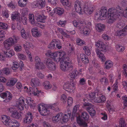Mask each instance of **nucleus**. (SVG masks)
<instances>
[{
	"instance_id": "49530a36",
	"label": "nucleus",
	"mask_w": 127,
	"mask_h": 127,
	"mask_svg": "<svg viewBox=\"0 0 127 127\" xmlns=\"http://www.w3.org/2000/svg\"><path fill=\"white\" fill-rule=\"evenodd\" d=\"M78 108L76 106H75L73 108L72 112V117H74L76 116V112L77 111Z\"/></svg>"
},
{
	"instance_id": "423d86ee",
	"label": "nucleus",
	"mask_w": 127,
	"mask_h": 127,
	"mask_svg": "<svg viewBox=\"0 0 127 127\" xmlns=\"http://www.w3.org/2000/svg\"><path fill=\"white\" fill-rule=\"evenodd\" d=\"M44 62L47 66V67L51 70H54L56 68V66L54 63L49 58L45 59Z\"/></svg>"
},
{
	"instance_id": "f3484780",
	"label": "nucleus",
	"mask_w": 127,
	"mask_h": 127,
	"mask_svg": "<svg viewBox=\"0 0 127 127\" xmlns=\"http://www.w3.org/2000/svg\"><path fill=\"white\" fill-rule=\"evenodd\" d=\"M54 12L55 13L59 15H61L63 14L64 12V9L61 7H57L54 9Z\"/></svg>"
},
{
	"instance_id": "a18cd8bd",
	"label": "nucleus",
	"mask_w": 127,
	"mask_h": 127,
	"mask_svg": "<svg viewBox=\"0 0 127 127\" xmlns=\"http://www.w3.org/2000/svg\"><path fill=\"white\" fill-rule=\"evenodd\" d=\"M82 31H83L84 34L86 35L89 33L90 31V29L88 27L86 26L85 27Z\"/></svg>"
},
{
	"instance_id": "2eb2a0df",
	"label": "nucleus",
	"mask_w": 127,
	"mask_h": 127,
	"mask_svg": "<svg viewBox=\"0 0 127 127\" xmlns=\"http://www.w3.org/2000/svg\"><path fill=\"white\" fill-rule=\"evenodd\" d=\"M106 100L105 97L104 96L102 95L96 98L94 100L95 102L97 103H101L103 102Z\"/></svg>"
},
{
	"instance_id": "5701e85b",
	"label": "nucleus",
	"mask_w": 127,
	"mask_h": 127,
	"mask_svg": "<svg viewBox=\"0 0 127 127\" xmlns=\"http://www.w3.org/2000/svg\"><path fill=\"white\" fill-rule=\"evenodd\" d=\"M113 65L112 62L110 61H106L105 63V68L107 69H109L111 68Z\"/></svg>"
},
{
	"instance_id": "79ce46f5",
	"label": "nucleus",
	"mask_w": 127,
	"mask_h": 127,
	"mask_svg": "<svg viewBox=\"0 0 127 127\" xmlns=\"http://www.w3.org/2000/svg\"><path fill=\"white\" fill-rule=\"evenodd\" d=\"M51 54H52V56L51 58L54 59V60L57 62V59H58L57 58L56 60V58L58 57V53L55 52L54 53H52Z\"/></svg>"
},
{
	"instance_id": "09e8293b",
	"label": "nucleus",
	"mask_w": 127,
	"mask_h": 127,
	"mask_svg": "<svg viewBox=\"0 0 127 127\" xmlns=\"http://www.w3.org/2000/svg\"><path fill=\"white\" fill-rule=\"evenodd\" d=\"M14 50L16 52L20 51L22 50V47L19 45H16L14 46Z\"/></svg>"
},
{
	"instance_id": "3c124183",
	"label": "nucleus",
	"mask_w": 127,
	"mask_h": 127,
	"mask_svg": "<svg viewBox=\"0 0 127 127\" xmlns=\"http://www.w3.org/2000/svg\"><path fill=\"white\" fill-rule=\"evenodd\" d=\"M85 27L86 26L85 23H83L82 22H79L78 27L79 29H80L82 31Z\"/></svg>"
},
{
	"instance_id": "a19ab883",
	"label": "nucleus",
	"mask_w": 127,
	"mask_h": 127,
	"mask_svg": "<svg viewBox=\"0 0 127 127\" xmlns=\"http://www.w3.org/2000/svg\"><path fill=\"white\" fill-rule=\"evenodd\" d=\"M8 28V26L7 24L5 23H0V29H6Z\"/></svg>"
},
{
	"instance_id": "4c0bfd02",
	"label": "nucleus",
	"mask_w": 127,
	"mask_h": 127,
	"mask_svg": "<svg viewBox=\"0 0 127 127\" xmlns=\"http://www.w3.org/2000/svg\"><path fill=\"white\" fill-rule=\"evenodd\" d=\"M120 126L119 127H125L126 124L124 119L122 118H121L119 122Z\"/></svg>"
},
{
	"instance_id": "864d4df0",
	"label": "nucleus",
	"mask_w": 127,
	"mask_h": 127,
	"mask_svg": "<svg viewBox=\"0 0 127 127\" xmlns=\"http://www.w3.org/2000/svg\"><path fill=\"white\" fill-rule=\"evenodd\" d=\"M2 71L4 74L7 75L10 74V71L9 69L8 68H4Z\"/></svg>"
},
{
	"instance_id": "0eeeda50",
	"label": "nucleus",
	"mask_w": 127,
	"mask_h": 127,
	"mask_svg": "<svg viewBox=\"0 0 127 127\" xmlns=\"http://www.w3.org/2000/svg\"><path fill=\"white\" fill-rule=\"evenodd\" d=\"M64 89L69 92H72L75 88V84L73 81L70 83L66 82L63 85Z\"/></svg>"
},
{
	"instance_id": "20e7f679",
	"label": "nucleus",
	"mask_w": 127,
	"mask_h": 127,
	"mask_svg": "<svg viewBox=\"0 0 127 127\" xmlns=\"http://www.w3.org/2000/svg\"><path fill=\"white\" fill-rule=\"evenodd\" d=\"M9 117L4 116L1 117L2 121L5 123L6 125L11 127H19L18 122L15 120H11L9 119Z\"/></svg>"
},
{
	"instance_id": "e433bc0d",
	"label": "nucleus",
	"mask_w": 127,
	"mask_h": 127,
	"mask_svg": "<svg viewBox=\"0 0 127 127\" xmlns=\"http://www.w3.org/2000/svg\"><path fill=\"white\" fill-rule=\"evenodd\" d=\"M117 50L118 52L123 51L125 50V48L123 46L117 45L116 46Z\"/></svg>"
},
{
	"instance_id": "f8f14e48",
	"label": "nucleus",
	"mask_w": 127,
	"mask_h": 127,
	"mask_svg": "<svg viewBox=\"0 0 127 127\" xmlns=\"http://www.w3.org/2000/svg\"><path fill=\"white\" fill-rule=\"evenodd\" d=\"M75 8L76 12L81 14L82 9L80 5V3L79 1H76L75 2Z\"/></svg>"
},
{
	"instance_id": "6e6552de",
	"label": "nucleus",
	"mask_w": 127,
	"mask_h": 127,
	"mask_svg": "<svg viewBox=\"0 0 127 127\" xmlns=\"http://www.w3.org/2000/svg\"><path fill=\"white\" fill-rule=\"evenodd\" d=\"M45 105L41 104L38 105V109L41 115L42 116H46L49 113V111L46 107Z\"/></svg>"
},
{
	"instance_id": "69168bd1",
	"label": "nucleus",
	"mask_w": 127,
	"mask_h": 127,
	"mask_svg": "<svg viewBox=\"0 0 127 127\" xmlns=\"http://www.w3.org/2000/svg\"><path fill=\"white\" fill-rule=\"evenodd\" d=\"M61 2L63 5H66L68 6H69L68 1V0H61Z\"/></svg>"
},
{
	"instance_id": "a878e982",
	"label": "nucleus",
	"mask_w": 127,
	"mask_h": 127,
	"mask_svg": "<svg viewBox=\"0 0 127 127\" xmlns=\"http://www.w3.org/2000/svg\"><path fill=\"white\" fill-rule=\"evenodd\" d=\"M56 40L54 39L52 40L51 42L48 46V48L49 49H54L56 48L55 45Z\"/></svg>"
},
{
	"instance_id": "052dcab7",
	"label": "nucleus",
	"mask_w": 127,
	"mask_h": 127,
	"mask_svg": "<svg viewBox=\"0 0 127 127\" xmlns=\"http://www.w3.org/2000/svg\"><path fill=\"white\" fill-rule=\"evenodd\" d=\"M102 37L105 40H108L110 39L111 38L107 34H103L102 35Z\"/></svg>"
},
{
	"instance_id": "0e129e2a",
	"label": "nucleus",
	"mask_w": 127,
	"mask_h": 127,
	"mask_svg": "<svg viewBox=\"0 0 127 127\" xmlns=\"http://www.w3.org/2000/svg\"><path fill=\"white\" fill-rule=\"evenodd\" d=\"M13 54V52L10 50L8 52H7L6 53V57H10L12 56Z\"/></svg>"
},
{
	"instance_id": "c756f323",
	"label": "nucleus",
	"mask_w": 127,
	"mask_h": 127,
	"mask_svg": "<svg viewBox=\"0 0 127 127\" xmlns=\"http://www.w3.org/2000/svg\"><path fill=\"white\" fill-rule=\"evenodd\" d=\"M47 18V16L43 15H40L38 18H37V21L42 23H44L45 22V19Z\"/></svg>"
},
{
	"instance_id": "680f3d73",
	"label": "nucleus",
	"mask_w": 127,
	"mask_h": 127,
	"mask_svg": "<svg viewBox=\"0 0 127 127\" xmlns=\"http://www.w3.org/2000/svg\"><path fill=\"white\" fill-rule=\"evenodd\" d=\"M95 94V93H91L89 95V96L91 99L93 100L96 97Z\"/></svg>"
},
{
	"instance_id": "a211bd4d",
	"label": "nucleus",
	"mask_w": 127,
	"mask_h": 127,
	"mask_svg": "<svg viewBox=\"0 0 127 127\" xmlns=\"http://www.w3.org/2000/svg\"><path fill=\"white\" fill-rule=\"evenodd\" d=\"M105 27L104 25L101 24H97L96 26V30L100 32L103 31Z\"/></svg>"
},
{
	"instance_id": "b1692460",
	"label": "nucleus",
	"mask_w": 127,
	"mask_h": 127,
	"mask_svg": "<svg viewBox=\"0 0 127 127\" xmlns=\"http://www.w3.org/2000/svg\"><path fill=\"white\" fill-rule=\"evenodd\" d=\"M124 29H122L120 31H117L116 35L119 36L123 37L125 36L127 33L126 31H124Z\"/></svg>"
},
{
	"instance_id": "774afa93",
	"label": "nucleus",
	"mask_w": 127,
	"mask_h": 127,
	"mask_svg": "<svg viewBox=\"0 0 127 127\" xmlns=\"http://www.w3.org/2000/svg\"><path fill=\"white\" fill-rule=\"evenodd\" d=\"M8 7L12 9H14L15 8V5L13 3L11 2L8 5Z\"/></svg>"
},
{
	"instance_id": "4d7b16f0",
	"label": "nucleus",
	"mask_w": 127,
	"mask_h": 127,
	"mask_svg": "<svg viewBox=\"0 0 127 127\" xmlns=\"http://www.w3.org/2000/svg\"><path fill=\"white\" fill-rule=\"evenodd\" d=\"M4 46L5 48L8 50L10 49L11 46L10 45L6 42L5 41L4 42Z\"/></svg>"
},
{
	"instance_id": "13d9d810",
	"label": "nucleus",
	"mask_w": 127,
	"mask_h": 127,
	"mask_svg": "<svg viewBox=\"0 0 127 127\" xmlns=\"http://www.w3.org/2000/svg\"><path fill=\"white\" fill-rule=\"evenodd\" d=\"M122 99L123 100V103L124 106H127V97L126 96H123L122 97Z\"/></svg>"
},
{
	"instance_id": "4468645a",
	"label": "nucleus",
	"mask_w": 127,
	"mask_h": 127,
	"mask_svg": "<svg viewBox=\"0 0 127 127\" xmlns=\"http://www.w3.org/2000/svg\"><path fill=\"white\" fill-rule=\"evenodd\" d=\"M31 81V84L33 88L34 87H35L37 86H38L40 84L39 80L36 78L32 79Z\"/></svg>"
},
{
	"instance_id": "f257e3e1",
	"label": "nucleus",
	"mask_w": 127,
	"mask_h": 127,
	"mask_svg": "<svg viewBox=\"0 0 127 127\" xmlns=\"http://www.w3.org/2000/svg\"><path fill=\"white\" fill-rule=\"evenodd\" d=\"M123 10L121 7L118 6L116 8L109 9L108 11V20L107 23L109 24L113 23L116 20L117 18L119 15L122 13Z\"/></svg>"
},
{
	"instance_id": "e2e57ef3",
	"label": "nucleus",
	"mask_w": 127,
	"mask_h": 127,
	"mask_svg": "<svg viewBox=\"0 0 127 127\" xmlns=\"http://www.w3.org/2000/svg\"><path fill=\"white\" fill-rule=\"evenodd\" d=\"M84 12L86 14H90L93 11H91L89 8H88L87 7L85 8L84 9Z\"/></svg>"
},
{
	"instance_id": "72a5a7b5",
	"label": "nucleus",
	"mask_w": 127,
	"mask_h": 127,
	"mask_svg": "<svg viewBox=\"0 0 127 127\" xmlns=\"http://www.w3.org/2000/svg\"><path fill=\"white\" fill-rule=\"evenodd\" d=\"M43 86L46 89H49L52 87L50 82L48 81H45L43 83Z\"/></svg>"
},
{
	"instance_id": "412c9836",
	"label": "nucleus",
	"mask_w": 127,
	"mask_h": 127,
	"mask_svg": "<svg viewBox=\"0 0 127 127\" xmlns=\"http://www.w3.org/2000/svg\"><path fill=\"white\" fill-rule=\"evenodd\" d=\"M45 0H38L36 1L35 6L37 7L39 5L41 7H43L45 6Z\"/></svg>"
},
{
	"instance_id": "4be33fe9",
	"label": "nucleus",
	"mask_w": 127,
	"mask_h": 127,
	"mask_svg": "<svg viewBox=\"0 0 127 127\" xmlns=\"http://www.w3.org/2000/svg\"><path fill=\"white\" fill-rule=\"evenodd\" d=\"M62 113H58L56 116H54L52 118V121L54 122H58L61 119L62 117Z\"/></svg>"
},
{
	"instance_id": "aec40b11",
	"label": "nucleus",
	"mask_w": 127,
	"mask_h": 127,
	"mask_svg": "<svg viewBox=\"0 0 127 127\" xmlns=\"http://www.w3.org/2000/svg\"><path fill=\"white\" fill-rule=\"evenodd\" d=\"M87 110L89 112V113L92 116H94L95 114V109L91 107H86Z\"/></svg>"
},
{
	"instance_id": "dca6fc26",
	"label": "nucleus",
	"mask_w": 127,
	"mask_h": 127,
	"mask_svg": "<svg viewBox=\"0 0 127 127\" xmlns=\"http://www.w3.org/2000/svg\"><path fill=\"white\" fill-rule=\"evenodd\" d=\"M17 80L15 78H12L8 80L6 83V85L9 87L13 86L17 82Z\"/></svg>"
},
{
	"instance_id": "de8ad7c7",
	"label": "nucleus",
	"mask_w": 127,
	"mask_h": 127,
	"mask_svg": "<svg viewBox=\"0 0 127 127\" xmlns=\"http://www.w3.org/2000/svg\"><path fill=\"white\" fill-rule=\"evenodd\" d=\"M19 66V64L17 62H15L13 63V66L11 67L13 70H15L17 69Z\"/></svg>"
},
{
	"instance_id": "9b49d317",
	"label": "nucleus",
	"mask_w": 127,
	"mask_h": 127,
	"mask_svg": "<svg viewBox=\"0 0 127 127\" xmlns=\"http://www.w3.org/2000/svg\"><path fill=\"white\" fill-rule=\"evenodd\" d=\"M20 14L19 13H14L12 14L11 18L12 20H16L17 21L21 22L22 19L20 17Z\"/></svg>"
},
{
	"instance_id": "1a4fd4ad",
	"label": "nucleus",
	"mask_w": 127,
	"mask_h": 127,
	"mask_svg": "<svg viewBox=\"0 0 127 127\" xmlns=\"http://www.w3.org/2000/svg\"><path fill=\"white\" fill-rule=\"evenodd\" d=\"M107 11L106 7H101V9L99 12V14L98 13H96L95 14L96 16L98 15L99 19H101V18L103 17H106L107 15Z\"/></svg>"
},
{
	"instance_id": "c9c22d12",
	"label": "nucleus",
	"mask_w": 127,
	"mask_h": 127,
	"mask_svg": "<svg viewBox=\"0 0 127 127\" xmlns=\"http://www.w3.org/2000/svg\"><path fill=\"white\" fill-rule=\"evenodd\" d=\"M27 0H20L18 1V5L21 7L25 6L27 3Z\"/></svg>"
},
{
	"instance_id": "603ef678",
	"label": "nucleus",
	"mask_w": 127,
	"mask_h": 127,
	"mask_svg": "<svg viewBox=\"0 0 127 127\" xmlns=\"http://www.w3.org/2000/svg\"><path fill=\"white\" fill-rule=\"evenodd\" d=\"M12 38L14 44L17 43L20 39L19 37L15 36H13L12 37Z\"/></svg>"
},
{
	"instance_id": "7c9ffc66",
	"label": "nucleus",
	"mask_w": 127,
	"mask_h": 127,
	"mask_svg": "<svg viewBox=\"0 0 127 127\" xmlns=\"http://www.w3.org/2000/svg\"><path fill=\"white\" fill-rule=\"evenodd\" d=\"M71 116V114L70 113H67V114H64V116L63 117L62 119L63 121L64 122H67L68 120Z\"/></svg>"
},
{
	"instance_id": "f03ea898",
	"label": "nucleus",
	"mask_w": 127,
	"mask_h": 127,
	"mask_svg": "<svg viewBox=\"0 0 127 127\" xmlns=\"http://www.w3.org/2000/svg\"><path fill=\"white\" fill-rule=\"evenodd\" d=\"M95 45L100 49V50L98 49L96 50L97 55L100 59L101 61L105 62L106 60V58L104 54L101 53L100 51L105 52L107 51L106 48V45L101 41H99L96 42Z\"/></svg>"
},
{
	"instance_id": "bf43d9fd",
	"label": "nucleus",
	"mask_w": 127,
	"mask_h": 127,
	"mask_svg": "<svg viewBox=\"0 0 127 127\" xmlns=\"http://www.w3.org/2000/svg\"><path fill=\"white\" fill-rule=\"evenodd\" d=\"M9 12L8 10H5L3 11L2 13V15L5 18H7L9 17Z\"/></svg>"
},
{
	"instance_id": "6ab92c4d",
	"label": "nucleus",
	"mask_w": 127,
	"mask_h": 127,
	"mask_svg": "<svg viewBox=\"0 0 127 127\" xmlns=\"http://www.w3.org/2000/svg\"><path fill=\"white\" fill-rule=\"evenodd\" d=\"M80 57L83 63L86 64L89 63V60L88 57L84 54L80 55Z\"/></svg>"
},
{
	"instance_id": "c85d7f7f",
	"label": "nucleus",
	"mask_w": 127,
	"mask_h": 127,
	"mask_svg": "<svg viewBox=\"0 0 127 127\" xmlns=\"http://www.w3.org/2000/svg\"><path fill=\"white\" fill-rule=\"evenodd\" d=\"M21 35L22 37L24 39H27L29 35L28 32H26L23 29L21 31Z\"/></svg>"
},
{
	"instance_id": "473e14b6",
	"label": "nucleus",
	"mask_w": 127,
	"mask_h": 127,
	"mask_svg": "<svg viewBox=\"0 0 127 127\" xmlns=\"http://www.w3.org/2000/svg\"><path fill=\"white\" fill-rule=\"evenodd\" d=\"M58 56H59V57L58 58V61H60L61 60L63 59L65 56H66V54L65 52L62 51L58 53Z\"/></svg>"
},
{
	"instance_id": "8fccbe9b",
	"label": "nucleus",
	"mask_w": 127,
	"mask_h": 127,
	"mask_svg": "<svg viewBox=\"0 0 127 127\" xmlns=\"http://www.w3.org/2000/svg\"><path fill=\"white\" fill-rule=\"evenodd\" d=\"M5 41L11 46L14 44L12 38H9L7 39Z\"/></svg>"
},
{
	"instance_id": "37998d69",
	"label": "nucleus",
	"mask_w": 127,
	"mask_h": 127,
	"mask_svg": "<svg viewBox=\"0 0 127 127\" xmlns=\"http://www.w3.org/2000/svg\"><path fill=\"white\" fill-rule=\"evenodd\" d=\"M123 66V73L124 75L127 76V65L126 64H124Z\"/></svg>"
},
{
	"instance_id": "338daca9",
	"label": "nucleus",
	"mask_w": 127,
	"mask_h": 127,
	"mask_svg": "<svg viewBox=\"0 0 127 127\" xmlns=\"http://www.w3.org/2000/svg\"><path fill=\"white\" fill-rule=\"evenodd\" d=\"M61 99L63 101V103H64L66 102V96L64 94H63L62 95Z\"/></svg>"
},
{
	"instance_id": "7ed1b4c3",
	"label": "nucleus",
	"mask_w": 127,
	"mask_h": 127,
	"mask_svg": "<svg viewBox=\"0 0 127 127\" xmlns=\"http://www.w3.org/2000/svg\"><path fill=\"white\" fill-rule=\"evenodd\" d=\"M77 123L81 127H86L87 124L86 122L88 120L89 116L88 113L85 112L82 113L81 116L76 117Z\"/></svg>"
},
{
	"instance_id": "393cba45",
	"label": "nucleus",
	"mask_w": 127,
	"mask_h": 127,
	"mask_svg": "<svg viewBox=\"0 0 127 127\" xmlns=\"http://www.w3.org/2000/svg\"><path fill=\"white\" fill-rule=\"evenodd\" d=\"M11 116L14 118L16 119H19L21 116L20 113L18 112L16 110L12 113Z\"/></svg>"
},
{
	"instance_id": "ea45409f",
	"label": "nucleus",
	"mask_w": 127,
	"mask_h": 127,
	"mask_svg": "<svg viewBox=\"0 0 127 127\" xmlns=\"http://www.w3.org/2000/svg\"><path fill=\"white\" fill-rule=\"evenodd\" d=\"M88 100L87 98H85L84 99L83 101L85 103L83 104V105L85 106H88L89 107L90 106L91 107H93V105L91 103H89L88 102Z\"/></svg>"
},
{
	"instance_id": "6e6d98bb",
	"label": "nucleus",
	"mask_w": 127,
	"mask_h": 127,
	"mask_svg": "<svg viewBox=\"0 0 127 127\" xmlns=\"http://www.w3.org/2000/svg\"><path fill=\"white\" fill-rule=\"evenodd\" d=\"M25 98L23 97H20L18 100V104H24L25 103Z\"/></svg>"
},
{
	"instance_id": "bb28decb",
	"label": "nucleus",
	"mask_w": 127,
	"mask_h": 127,
	"mask_svg": "<svg viewBox=\"0 0 127 127\" xmlns=\"http://www.w3.org/2000/svg\"><path fill=\"white\" fill-rule=\"evenodd\" d=\"M12 98V94L9 92L6 91V99L4 100L5 102L9 101Z\"/></svg>"
},
{
	"instance_id": "c03bdc74",
	"label": "nucleus",
	"mask_w": 127,
	"mask_h": 127,
	"mask_svg": "<svg viewBox=\"0 0 127 127\" xmlns=\"http://www.w3.org/2000/svg\"><path fill=\"white\" fill-rule=\"evenodd\" d=\"M100 81L101 83L104 85H107L108 83V81L107 79L105 77H104L100 79Z\"/></svg>"
},
{
	"instance_id": "9d476101",
	"label": "nucleus",
	"mask_w": 127,
	"mask_h": 127,
	"mask_svg": "<svg viewBox=\"0 0 127 127\" xmlns=\"http://www.w3.org/2000/svg\"><path fill=\"white\" fill-rule=\"evenodd\" d=\"M24 122L26 124H29L32 119V113L28 112L26 114V117L24 119Z\"/></svg>"
},
{
	"instance_id": "cd10ccee",
	"label": "nucleus",
	"mask_w": 127,
	"mask_h": 127,
	"mask_svg": "<svg viewBox=\"0 0 127 127\" xmlns=\"http://www.w3.org/2000/svg\"><path fill=\"white\" fill-rule=\"evenodd\" d=\"M77 70L74 69L73 70L72 72H71L69 74V77L71 80H73L75 79V78L77 76V74L76 73Z\"/></svg>"
},
{
	"instance_id": "f704fd0d",
	"label": "nucleus",
	"mask_w": 127,
	"mask_h": 127,
	"mask_svg": "<svg viewBox=\"0 0 127 127\" xmlns=\"http://www.w3.org/2000/svg\"><path fill=\"white\" fill-rule=\"evenodd\" d=\"M29 20L31 23L33 24L35 23V20L34 18V15L33 14H30L29 15Z\"/></svg>"
},
{
	"instance_id": "5fc2aeb1",
	"label": "nucleus",
	"mask_w": 127,
	"mask_h": 127,
	"mask_svg": "<svg viewBox=\"0 0 127 127\" xmlns=\"http://www.w3.org/2000/svg\"><path fill=\"white\" fill-rule=\"evenodd\" d=\"M73 99L71 97H68L67 99V103L68 106H70L73 103Z\"/></svg>"
},
{
	"instance_id": "ddd939ff",
	"label": "nucleus",
	"mask_w": 127,
	"mask_h": 127,
	"mask_svg": "<svg viewBox=\"0 0 127 127\" xmlns=\"http://www.w3.org/2000/svg\"><path fill=\"white\" fill-rule=\"evenodd\" d=\"M28 91L29 92H32V93L35 96H38L39 93L41 92L40 91H38L37 88H35V87L33 88L31 87H30Z\"/></svg>"
},
{
	"instance_id": "39448f33",
	"label": "nucleus",
	"mask_w": 127,
	"mask_h": 127,
	"mask_svg": "<svg viewBox=\"0 0 127 127\" xmlns=\"http://www.w3.org/2000/svg\"><path fill=\"white\" fill-rule=\"evenodd\" d=\"M61 69L64 71H68L69 72L73 70V66L71 62H66L65 61L61 62L60 63Z\"/></svg>"
},
{
	"instance_id": "2f4dec72",
	"label": "nucleus",
	"mask_w": 127,
	"mask_h": 127,
	"mask_svg": "<svg viewBox=\"0 0 127 127\" xmlns=\"http://www.w3.org/2000/svg\"><path fill=\"white\" fill-rule=\"evenodd\" d=\"M23 46L24 47V48L26 49V52L29 57L30 61L31 62H32L33 61V60L32 59L31 54L28 50H27L28 48L27 47V46L24 44L23 45Z\"/></svg>"
},
{
	"instance_id": "58836bf2",
	"label": "nucleus",
	"mask_w": 127,
	"mask_h": 127,
	"mask_svg": "<svg viewBox=\"0 0 127 127\" xmlns=\"http://www.w3.org/2000/svg\"><path fill=\"white\" fill-rule=\"evenodd\" d=\"M76 43L77 45L80 46L82 45L85 43V42L79 38L76 39Z\"/></svg>"
}]
</instances>
